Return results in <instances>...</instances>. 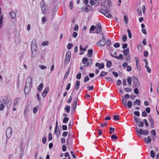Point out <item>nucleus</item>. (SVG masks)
<instances>
[{
    "label": "nucleus",
    "instance_id": "44",
    "mask_svg": "<svg viewBox=\"0 0 159 159\" xmlns=\"http://www.w3.org/2000/svg\"><path fill=\"white\" fill-rule=\"evenodd\" d=\"M49 88L48 87H47L45 89L44 91L43 92V93H45L46 94L49 92Z\"/></svg>",
    "mask_w": 159,
    "mask_h": 159
},
{
    "label": "nucleus",
    "instance_id": "24",
    "mask_svg": "<svg viewBox=\"0 0 159 159\" xmlns=\"http://www.w3.org/2000/svg\"><path fill=\"white\" fill-rule=\"evenodd\" d=\"M7 98H5L1 99L0 100V102L2 103L6 104L7 102Z\"/></svg>",
    "mask_w": 159,
    "mask_h": 159
},
{
    "label": "nucleus",
    "instance_id": "41",
    "mask_svg": "<svg viewBox=\"0 0 159 159\" xmlns=\"http://www.w3.org/2000/svg\"><path fill=\"white\" fill-rule=\"evenodd\" d=\"M142 116L143 117H145L147 116V114L145 111H143L142 114Z\"/></svg>",
    "mask_w": 159,
    "mask_h": 159
},
{
    "label": "nucleus",
    "instance_id": "46",
    "mask_svg": "<svg viewBox=\"0 0 159 159\" xmlns=\"http://www.w3.org/2000/svg\"><path fill=\"white\" fill-rule=\"evenodd\" d=\"M39 66V68L42 70L45 69H46L47 67L46 66H45L43 65H40Z\"/></svg>",
    "mask_w": 159,
    "mask_h": 159
},
{
    "label": "nucleus",
    "instance_id": "14",
    "mask_svg": "<svg viewBox=\"0 0 159 159\" xmlns=\"http://www.w3.org/2000/svg\"><path fill=\"white\" fill-rule=\"evenodd\" d=\"M77 98H76L74 100V103L73 105V106L72 107H73V108L74 111H75L76 108V106L77 103Z\"/></svg>",
    "mask_w": 159,
    "mask_h": 159
},
{
    "label": "nucleus",
    "instance_id": "64",
    "mask_svg": "<svg viewBox=\"0 0 159 159\" xmlns=\"http://www.w3.org/2000/svg\"><path fill=\"white\" fill-rule=\"evenodd\" d=\"M134 93L136 94H138L139 93V89L137 88H136L134 90Z\"/></svg>",
    "mask_w": 159,
    "mask_h": 159
},
{
    "label": "nucleus",
    "instance_id": "34",
    "mask_svg": "<svg viewBox=\"0 0 159 159\" xmlns=\"http://www.w3.org/2000/svg\"><path fill=\"white\" fill-rule=\"evenodd\" d=\"M115 58L118 59H120L121 60H123V55L122 54H120L119 55V56L118 57L117 56H116L115 57Z\"/></svg>",
    "mask_w": 159,
    "mask_h": 159
},
{
    "label": "nucleus",
    "instance_id": "9",
    "mask_svg": "<svg viewBox=\"0 0 159 159\" xmlns=\"http://www.w3.org/2000/svg\"><path fill=\"white\" fill-rule=\"evenodd\" d=\"M37 48V47L35 42H32L31 44V49L32 53V55H33V53L34 52H35V53H36V51Z\"/></svg>",
    "mask_w": 159,
    "mask_h": 159
},
{
    "label": "nucleus",
    "instance_id": "8",
    "mask_svg": "<svg viewBox=\"0 0 159 159\" xmlns=\"http://www.w3.org/2000/svg\"><path fill=\"white\" fill-rule=\"evenodd\" d=\"M148 134V131L147 130H145L143 131L142 129H140L139 130V133L138 134V136H141L140 134L147 135Z\"/></svg>",
    "mask_w": 159,
    "mask_h": 159
},
{
    "label": "nucleus",
    "instance_id": "54",
    "mask_svg": "<svg viewBox=\"0 0 159 159\" xmlns=\"http://www.w3.org/2000/svg\"><path fill=\"white\" fill-rule=\"evenodd\" d=\"M143 122L145 123V125L146 126H148V123L146 119H144L143 120Z\"/></svg>",
    "mask_w": 159,
    "mask_h": 159
},
{
    "label": "nucleus",
    "instance_id": "39",
    "mask_svg": "<svg viewBox=\"0 0 159 159\" xmlns=\"http://www.w3.org/2000/svg\"><path fill=\"white\" fill-rule=\"evenodd\" d=\"M150 133L151 135H152L154 136H155L156 134V133L155 132V130L154 129H152L150 131Z\"/></svg>",
    "mask_w": 159,
    "mask_h": 159
},
{
    "label": "nucleus",
    "instance_id": "35",
    "mask_svg": "<svg viewBox=\"0 0 159 159\" xmlns=\"http://www.w3.org/2000/svg\"><path fill=\"white\" fill-rule=\"evenodd\" d=\"M102 31V28H97L96 30V33L98 34H100Z\"/></svg>",
    "mask_w": 159,
    "mask_h": 159
},
{
    "label": "nucleus",
    "instance_id": "18",
    "mask_svg": "<svg viewBox=\"0 0 159 159\" xmlns=\"http://www.w3.org/2000/svg\"><path fill=\"white\" fill-rule=\"evenodd\" d=\"M122 100V103L123 105L125 107H127V105L126 104V101L125 99V98L122 97L121 98Z\"/></svg>",
    "mask_w": 159,
    "mask_h": 159
},
{
    "label": "nucleus",
    "instance_id": "31",
    "mask_svg": "<svg viewBox=\"0 0 159 159\" xmlns=\"http://www.w3.org/2000/svg\"><path fill=\"white\" fill-rule=\"evenodd\" d=\"M40 6L41 7H45V3L43 0H42L40 2Z\"/></svg>",
    "mask_w": 159,
    "mask_h": 159
},
{
    "label": "nucleus",
    "instance_id": "55",
    "mask_svg": "<svg viewBox=\"0 0 159 159\" xmlns=\"http://www.w3.org/2000/svg\"><path fill=\"white\" fill-rule=\"evenodd\" d=\"M136 66L137 68V70L140 71L141 70V68L140 65H139V63L136 64Z\"/></svg>",
    "mask_w": 159,
    "mask_h": 159
},
{
    "label": "nucleus",
    "instance_id": "52",
    "mask_svg": "<svg viewBox=\"0 0 159 159\" xmlns=\"http://www.w3.org/2000/svg\"><path fill=\"white\" fill-rule=\"evenodd\" d=\"M99 0H95L94 1L95 4L96 6H98L99 4Z\"/></svg>",
    "mask_w": 159,
    "mask_h": 159
},
{
    "label": "nucleus",
    "instance_id": "59",
    "mask_svg": "<svg viewBox=\"0 0 159 159\" xmlns=\"http://www.w3.org/2000/svg\"><path fill=\"white\" fill-rule=\"evenodd\" d=\"M69 120L68 118L67 117H65L63 120V122L65 123H66Z\"/></svg>",
    "mask_w": 159,
    "mask_h": 159
},
{
    "label": "nucleus",
    "instance_id": "62",
    "mask_svg": "<svg viewBox=\"0 0 159 159\" xmlns=\"http://www.w3.org/2000/svg\"><path fill=\"white\" fill-rule=\"evenodd\" d=\"M46 21V19L45 17H43L42 19V24H43Z\"/></svg>",
    "mask_w": 159,
    "mask_h": 159
},
{
    "label": "nucleus",
    "instance_id": "19",
    "mask_svg": "<svg viewBox=\"0 0 159 159\" xmlns=\"http://www.w3.org/2000/svg\"><path fill=\"white\" fill-rule=\"evenodd\" d=\"M80 83V81L79 80H77L76 81L75 88L77 90H78L79 88Z\"/></svg>",
    "mask_w": 159,
    "mask_h": 159
},
{
    "label": "nucleus",
    "instance_id": "57",
    "mask_svg": "<svg viewBox=\"0 0 159 159\" xmlns=\"http://www.w3.org/2000/svg\"><path fill=\"white\" fill-rule=\"evenodd\" d=\"M134 114L138 116H140V113L139 111H134Z\"/></svg>",
    "mask_w": 159,
    "mask_h": 159
},
{
    "label": "nucleus",
    "instance_id": "43",
    "mask_svg": "<svg viewBox=\"0 0 159 159\" xmlns=\"http://www.w3.org/2000/svg\"><path fill=\"white\" fill-rule=\"evenodd\" d=\"M111 62L110 61H108L106 64V66L107 67H110L111 65Z\"/></svg>",
    "mask_w": 159,
    "mask_h": 159
},
{
    "label": "nucleus",
    "instance_id": "49",
    "mask_svg": "<svg viewBox=\"0 0 159 159\" xmlns=\"http://www.w3.org/2000/svg\"><path fill=\"white\" fill-rule=\"evenodd\" d=\"M124 21L126 24L128 23V18L126 16H125L124 17Z\"/></svg>",
    "mask_w": 159,
    "mask_h": 159
},
{
    "label": "nucleus",
    "instance_id": "20",
    "mask_svg": "<svg viewBox=\"0 0 159 159\" xmlns=\"http://www.w3.org/2000/svg\"><path fill=\"white\" fill-rule=\"evenodd\" d=\"M10 14L11 17V19H12L15 18L16 17V14L14 11H11L10 13Z\"/></svg>",
    "mask_w": 159,
    "mask_h": 159
},
{
    "label": "nucleus",
    "instance_id": "56",
    "mask_svg": "<svg viewBox=\"0 0 159 159\" xmlns=\"http://www.w3.org/2000/svg\"><path fill=\"white\" fill-rule=\"evenodd\" d=\"M145 67L147 69V71L148 73H150L151 72V70L150 68L148 67V65L147 66H145Z\"/></svg>",
    "mask_w": 159,
    "mask_h": 159
},
{
    "label": "nucleus",
    "instance_id": "33",
    "mask_svg": "<svg viewBox=\"0 0 159 159\" xmlns=\"http://www.w3.org/2000/svg\"><path fill=\"white\" fill-rule=\"evenodd\" d=\"M132 81V79L130 77H129L127 78V82L128 84L129 85H131V83Z\"/></svg>",
    "mask_w": 159,
    "mask_h": 159
},
{
    "label": "nucleus",
    "instance_id": "2",
    "mask_svg": "<svg viewBox=\"0 0 159 159\" xmlns=\"http://www.w3.org/2000/svg\"><path fill=\"white\" fill-rule=\"evenodd\" d=\"M98 11L107 17L111 18L112 17L111 14L110 13H109L111 11V10L109 8L106 9H98Z\"/></svg>",
    "mask_w": 159,
    "mask_h": 159
},
{
    "label": "nucleus",
    "instance_id": "27",
    "mask_svg": "<svg viewBox=\"0 0 159 159\" xmlns=\"http://www.w3.org/2000/svg\"><path fill=\"white\" fill-rule=\"evenodd\" d=\"M19 98H16L14 100V102L13 103V105L14 106H16L18 102L19 101Z\"/></svg>",
    "mask_w": 159,
    "mask_h": 159
},
{
    "label": "nucleus",
    "instance_id": "29",
    "mask_svg": "<svg viewBox=\"0 0 159 159\" xmlns=\"http://www.w3.org/2000/svg\"><path fill=\"white\" fill-rule=\"evenodd\" d=\"M127 105L128 107L129 108H131L132 106V103L131 101H129L127 102Z\"/></svg>",
    "mask_w": 159,
    "mask_h": 159
},
{
    "label": "nucleus",
    "instance_id": "15",
    "mask_svg": "<svg viewBox=\"0 0 159 159\" xmlns=\"http://www.w3.org/2000/svg\"><path fill=\"white\" fill-rule=\"evenodd\" d=\"M70 68H71V67H69V68H68L67 71L65 73V75L64 76V79H66L67 78V77L70 72Z\"/></svg>",
    "mask_w": 159,
    "mask_h": 159
},
{
    "label": "nucleus",
    "instance_id": "50",
    "mask_svg": "<svg viewBox=\"0 0 159 159\" xmlns=\"http://www.w3.org/2000/svg\"><path fill=\"white\" fill-rule=\"evenodd\" d=\"M113 117L115 120H119V115H114Z\"/></svg>",
    "mask_w": 159,
    "mask_h": 159
},
{
    "label": "nucleus",
    "instance_id": "10",
    "mask_svg": "<svg viewBox=\"0 0 159 159\" xmlns=\"http://www.w3.org/2000/svg\"><path fill=\"white\" fill-rule=\"evenodd\" d=\"M92 7L89 5H88L87 6H85L83 7L81 9L83 11L87 12Z\"/></svg>",
    "mask_w": 159,
    "mask_h": 159
},
{
    "label": "nucleus",
    "instance_id": "58",
    "mask_svg": "<svg viewBox=\"0 0 159 159\" xmlns=\"http://www.w3.org/2000/svg\"><path fill=\"white\" fill-rule=\"evenodd\" d=\"M87 88L88 89V90L89 91H90L91 90H93L94 87L93 86H92L91 87L88 86Z\"/></svg>",
    "mask_w": 159,
    "mask_h": 159
},
{
    "label": "nucleus",
    "instance_id": "63",
    "mask_svg": "<svg viewBox=\"0 0 159 159\" xmlns=\"http://www.w3.org/2000/svg\"><path fill=\"white\" fill-rule=\"evenodd\" d=\"M89 80V78L88 76H86L85 77L84 82H86L87 81H88Z\"/></svg>",
    "mask_w": 159,
    "mask_h": 159
},
{
    "label": "nucleus",
    "instance_id": "5",
    "mask_svg": "<svg viewBox=\"0 0 159 159\" xmlns=\"http://www.w3.org/2000/svg\"><path fill=\"white\" fill-rule=\"evenodd\" d=\"M71 54V52L70 51H68L66 53L64 61V64L66 65L70 61Z\"/></svg>",
    "mask_w": 159,
    "mask_h": 159
},
{
    "label": "nucleus",
    "instance_id": "12",
    "mask_svg": "<svg viewBox=\"0 0 159 159\" xmlns=\"http://www.w3.org/2000/svg\"><path fill=\"white\" fill-rule=\"evenodd\" d=\"M144 140L146 143H150L152 141V137L151 136H148L147 138H145Z\"/></svg>",
    "mask_w": 159,
    "mask_h": 159
},
{
    "label": "nucleus",
    "instance_id": "25",
    "mask_svg": "<svg viewBox=\"0 0 159 159\" xmlns=\"http://www.w3.org/2000/svg\"><path fill=\"white\" fill-rule=\"evenodd\" d=\"M2 20H3V16H0V29L2 28Z\"/></svg>",
    "mask_w": 159,
    "mask_h": 159
},
{
    "label": "nucleus",
    "instance_id": "51",
    "mask_svg": "<svg viewBox=\"0 0 159 159\" xmlns=\"http://www.w3.org/2000/svg\"><path fill=\"white\" fill-rule=\"evenodd\" d=\"M73 46V45L71 43H69L67 46V48L68 49H71V48Z\"/></svg>",
    "mask_w": 159,
    "mask_h": 159
},
{
    "label": "nucleus",
    "instance_id": "42",
    "mask_svg": "<svg viewBox=\"0 0 159 159\" xmlns=\"http://www.w3.org/2000/svg\"><path fill=\"white\" fill-rule=\"evenodd\" d=\"M127 32L128 34V36L129 38L131 39L132 38V34L130 33V30L129 29L127 30Z\"/></svg>",
    "mask_w": 159,
    "mask_h": 159
},
{
    "label": "nucleus",
    "instance_id": "40",
    "mask_svg": "<svg viewBox=\"0 0 159 159\" xmlns=\"http://www.w3.org/2000/svg\"><path fill=\"white\" fill-rule=\"evenodd\" d=\"M45 7H42L41 8V10H42V13L43 14H45V13H46V8H45Z\"/></svg>",
    "mask_w": 159,
    "mask_h": 159
},
{
    "label": "nucleus",
    "instance_id": "61",
    "mask_svg": "<svg viewBox=\"0 0 159 159\" xmlns=\"http://www.w3.org/2000/svg\"><path fill=\"white\" fill-rule=\"evenodd\" d=\"M37 98L39 102H40L41 100V98L39 94L37 93Z\"/></svg>",
    "mask_w": 159,
    "mask_h": 159
},
{
    "label": "nucleus",
    "instance_id": "22",
    "mask_svg": "<svg viewBox=\"0 0 159 159\" xmlns=\"http://www.w3.org/2000/svg\"><path fill=\"white\" fill-rule=\"evenodd\" d=\"M43 83H41L38 87V90L39 91H41L43 87Z\"/></svg>",
    "mask_w": 159,
    "mask_h": 159
},
{
    "label": "nucleus",
    "instance_id": "36",
    "mask_svg": "<svg viewBox=\"0 0 159 159\" xmlns=\"http://www.w3.org/2000/svg\"><path fill=\"white\" fill-rule=\"evenodd\" d=\"M96 29V27L94 25H92V26L90 29V31H89V33H91V31H93L95 29Z\"/></svg>",
    "mask_w": 159,
    "mask_h": 159
},
{
    "label": "nucleus",
    "instance_id": "32",
    "mask_svg": "<svg viewBox=\"0 0 159 159\" xmlns=\"http://www.w3.org/2000/svg\"><path fill=\"white\" fill-rule=\"evenodd\" d=\"M61 129V126H59L58 128L57 132V136H59L60 134V130Z\"/></svg>",
    "mask_w": 159,
    "mask_h": 159
},
{
    "label": "nucleus",
    "instance_id": "53",
    "mask_svg": "<svg viewBox=\"0 0 159 159\" xmlns=\"http://www.w3.org/2000/svg\"><path fill=\"white\" fill-rule=\"evenodd\" d=\"M69 7L71 10L73 8L72 1H70L69 3Z\"/></svg>",
    "mask_w": 159,
    "mask_h": 159
},
{
    "label": "nucleus",
    "instance_id": "6",
    "mask_svg": "<svg viewBox=\"0 0 159 159\" xmlns=\"http://www.w3.org/2000/svg\"><path fill=\"white\" fill-rule=\"evenodd\" d=\"M12 128L10 127H8L6 132V134L7 137L8 138H10L12 135Z\"/></svg>",
    "mask_w": 159,
    "mask_h": 159
},
{
    "label": "nucleus",
    "instance_id": "16",
    "mask_svg": "<svg viewBox=\"0 0 159 159\" xmlns=\"http://www.w3.org/2000/svg\"><path fill=\"white\" fill-rule=\"evenodd\" d=\"M95 66H98V68L99 69H102L104 67V65L103 63H102L99 65V64L98 63H96L95 64Z\"/></svg>",
    "mask_w": 159,
    "mask_h": 159
},
{
    "label": "nucleus",
    "instance_id": "60",
    "mask_svg": "<svg viewBox=\"0 0 159 159\" xmlns=\"http://www.w3.org/2000/svg\"><path fill=\"white\" fill-rule=\"evenodd\" d=\"M52 139V134L51 133H50L48 135V140L50 141H51Z\"/></svg>",
    "mask_w": 159,
    "mask_h": 159
},
{
    "label": "nucleus",
    "instance_id": "48",
    "mask_svg": "<svg viewBox=\"0 0 159 159\" xmlns=\"http://www.w3.org/2000/svg\"><path fill=\"white\" fill-rule=\"evenodd\" d=\"M81 73H78L76 75V78L77 79L79 80L81 78Z\"/></svg>",
    "mask_w": 159,
    "mask_h": 159
},
{
    "label": "nucleus",
    "instance_id": "11",
    "mask_svg": "<svg viewBox=\"0 0 159 159\" xmlns=\"http://www.w3.org/2000/svg\"><path fill=\"white\" fill-rule=\"evenodd\" d=\"M57 10V6L55 5L53 9L52 12V18H54L55 17V15L56 14V12Z\"/></svg>",
    "mask_w": 159,
    "mask_h": 159
},
{
    "label": "nucleus",
    "instance_id": "47",
    "mask_svg": "<svg viewBox=\"0 0 159 159\" xmlns=\"http://www.w3.org/2000/svg\"><path fill=\"white\" fill-rule=\"evenodd\" d=\"M114 46L115 48H118L120 46V44L119 43H117L114 44Z\"/></svg>",
    "mask_w": 159,
    "mask_h": 159
},
{
    "label": "nucleus",
    "instance_id": "3",
    "mask_svg": "<svg viewBox=\"0 0 159 159\" xmlns=\"http://www.w3.org/2000/svg\"><path fill=\"white\" fill-rule=\"evenodd\" d=\"M82 63L85 64V67H88L90 66L92 64V60L91 59H88L87 57L84 58L82 59Z\"/></svg>",
    "mask_w": 159,
    "mask_h": 159
},
{
    "label": "nucleus",
    "instance_id": "21",
    "mask_svg": "<svg viewBox=\"0 0 159 159\" xmlns=\"http://www.w3.org/2000/svg\"><path fill=\"white\" fill-rule=\"evenodd\" d=\"M129 52V50L128 48L123 50V54L124 55H126L129 54L128 53Z\"/></svg>",
    "mask_w": 159,
    "mask_h": 159
},
{
    "label": "nucleus",
    "instance_id": "7",
    "mask_svg": "<svg viewBox=\"0 0 159 159\" xmlns=\"http://www.w3.org/2000/svg\"><path fill=\"white\" fill-rule=\"evenodd\" d=\"M133 87H138L139 86V83L137 79L135 77H134L133 79Z\"/></svg>",
    "mask_w": 159,
    "mask_h": 159
},
{
    "label": "nucleus",
    "instance_id": "4",
    "mask_svg": "<svg viewBox=\"0 0 159 159\" xmlns=\"http://www.w3.org/2000/svg\"><path fill=\"white\" fill-rule=\"evenodd\" d=\"M102 39H100L99 41L97 43V45L98 46L102 47L104 46L106 43V40L105 36L103 34H102Z\"/></svg>",
    "mask_w": 159,
    "mask_h": 159
},
{
    "label": "nucleus",
    "instance_id": "28",
    "mask_svg": "<svg viewBox=\"0 0 159 159\" xmlns=\"http://www.w3.org/2000/svg\"><path fill=\"white\" fill-rule=\"evenodd\" d=\"M11 103H12L11 101L10 100H9V101H8V102L7 103V106L8 108H9L11 107Z\"/></svg>",
    "mask_w": 159,
    "mask_h": 159
},
{
    "label": "nucleus",
    "instance_id": "17",
    "mask_svg": "<svg viewBox=\"0 0 159 159\" xmlns=\"http://www.w3.org/2000/svg\"><path fill=\"white\" fill-rule=\"evenodd\" d=\"M93 51L92 49H90L88 51L87 56L89 57H90L93 55Z\"/></svg>",
    "mask_w": 159,
    "mask_h": 159
},
{
    "label": "nucleus",
    "instance_id": "1",
    "mask_svg": "<svg viewBox=\"0 0 159 159\" xmlns=\"http://www.w3.org/2000/svg\"><path fill=\"white\" fill-rule=\"evenodd\" d=\"M31 79L28 78L26 80L24 89V92L25 94H28L29 93L31 87Z\"/></svg>",
    "mask_w": 159,
    "mask_h": 159
},
{
    "label": "nucleus",
    "instance_id": "37",
    "mask_svg": "<svg viewBox=\"0 0 159 159\" xmlns=\"http://www.w3.org/2000/svg\"><path fill=\"white\" fill-rule=\"evenodd\" d=\"M107 74V73L105 72L104 71H102L101 72L100 76V77H102Z\"/></svg>",
    "mask_w": 159,
    "mask_h": 159
},
{
    "label": "nucleus",
    "instance_id": "26",
    "mask_svg": "<svg viewBox=\"0 0 159 159\" xmlns=\"http://www.w3.org/2000/svg\"><path fill=\"white\" fill-rule=\"evenodd\" d=\"M65 110L67 112L69 113L70 110V106H66L65 108Z\"/></svg>",
    "mask_w": 159,
    "mask_h": 159
},
{
    "label": "nucleus",
    "instance_id": "30",
    "mask_svg": "<svg viewBox=\"0 0 159 159\" xmlns=\"http://www.w3.org/2000/svg\"><path fill=\"white\" fill-rule=\"evenodd\" d=\"M155 154L153 150H151L150 152V156L152 158H154L155 156Z\"/></svg>",
    "mask_w": 159,
    "mask_h": 159
},
{
    "label": "nucleus",
    "instance_id": "23",
    "mask_svg": "<svg viewBox=\"0 0 159 159\" xmlns=\"http://www.w3.org/2000/svg\"><path fill=\"white\" fill-rule=\"evenodd\" d=\"M134 104H137L138 106L140 105V101L139 99H136L134 102Z\"/></svg>",
    "mask_w": 159,
    "mask_h": 159
},
{
    "label": "nucleus",
    "instance_id": "13",
    "mask_svg": "<svg viewBox=\"0 0 159 159\" xmlns=\"http://www.w3.org/2000/svg\"><path fill=\"white\" fill-rule=\"evenodd\" d=\"M148 120L150 123L151 128H153L154 126V121L151 116L150 115H149L148 116Z\"/></svg>",
    "mask_w": 159,
    "mask_h": 159
},
{
    "label": "nucleus",
    "instance_id": "45",
    "mask_svg": "<svg viewBox=\"0 0 159 159\" xmlns=\"http://www.w3.org/2000/svg\"><path fill=\"white\" fill-rule=\"evenodd\" d=\"M137 11L139 16H141L142 15V11L139 8H137Z\"/></svg>",
    "mask_w": 159,
    "mask_h": 159
},
{
    "label": "nucleus",
    "instance_id": "38",
    "mask_svg": "<svg viewBox=\"0 0 159 159\" xmlns=\"http://www.w3.org/2000/svg\"><path fill=\"white\" fill-rule=\"evenodd\" d=\"M127 36L126 35H124L122 37V39L123 42H125L127 40Z\"/></svg>",
    "mask_w": 159,
    "mask_h": 159
}]
</instances>
